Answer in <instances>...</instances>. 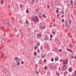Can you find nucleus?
Instances as JSON below:
<instances>
[{
    "label": "nucleus",
    "mask_w": 76,
    "mask_h": 76,
    "mask_svg": "<svg viewBox=\"0 0 76 76\" xmlns=\"http://www.w3.org/2000/svg\"><path fill=\"white\" fill-rule=\"evenodd\" d=\"M37 46H35L34 48V49H35V50H36V49H37Z\"/></svg>",
    "instance_id": "bb28decb"
},
{
    "label": "nucleus",
    "mask_w": 76,
    "mask_h": 76,
    "mask_svg": "<svg viewBox=\"0 0 76 76\" xmlns=\"http://www.w3.org/2000/svg\"><path fill=\"white\" fill-rule=\"evenodd\" d=\"M56 75H58V76H60V74H59V73H56Z\"/></svg>",
    "instance_id": "4468645a"
},
{
    "label": "nucleus",
    "mask_w": 76,
    "mask_h": 76,
    "mask_svg": "<svg viewBox=\"0 0 76 76\" xmlns=\"http://www.w3.org/2000/svg\"><path fill=\"white\" fill-rule=\"evenodd\" d=\"M57 9H58V10H59V8H58Z\"/></svg>",
    "instance_id": "0e129e2a"
},
{
    "label": "nucleus",
    "mask_w": 76,
    "mask_h": 76,
    "mask_svg": "<svg viewBox=\"0 0 76 76\" xmlns=\"http://www.w3.org/2000/svg\"><path fill=\"white\" fill-rule=\"evenodd\" d=\"M50 38H53V35L52 34H50Z\"/></svg>",
    "instance_id": "b1692460"
},
{
    "label": "nucleus",
    "mask_w": 76,
    "mask_h": 76,
    "mask_svg": "<svg viewBox=\"0 0 76 76\" xmlns=\"http://www.w3.org/2000/svg\"><path fill=\"white\" fill-rule=\"evenodd\" d=\"M67 72H65L64 73V76H66V74H67Z\"/></svg>",
    "instance_id": "2eb2a0df"
},
{
    "label": "nucleus",
    "mask_w": 76,
    "mask_h": 76,
    "mask_svg": "<svg viewBox=\"0 0 76 76\" xmlns=\"http://www.w3.org/2000/svg\"><path fill=\"white\" fill-rule=\"evenodd\" d=\"M52 34H53V35H55V34H56V33L54 32V31L53 32Z\"/></svg>",
    "instance_id": "393cba45"
},
{
    "label": "nucleus",
    "mask_w": 76,
    "mask_h": 76,
    "mask_svg": "<svg viewBox=\"0 0 76 76\" xmlns=\"http://www.w3.org/2000/svg\"><path fill=\"white\" fill-rule=\"evenodd\" d=\"M0 42H2V41H1Z\"/></svg>",
    "instance_id": "052dcab7"
},
{
    "label": "nucleus",
    "mask_w": 76,
    "mask_h": 76,
    "mask_svg": "<svg viewBox=\"0 0 76 76\" xmlns=\"http://www.w3.org/2000/svg\"><path fill=\"white\" fill-rule=\"evenodd\" d=\"M40 45V43H37V45H38V46H39Z\"/></svg>",
    "instance_id": "aec40b11"
},
{
    "label": "nucleus",
    "mask_w": 76,
    "mask_h": 76,
    "mask_svg": "<svg viewBox=\"0 0 76 76\" xmlns=\"http://www.w3.org/2000/svg\"><path fill=\"white\" fill-rule=\"evenodd\" d=\"M21 64H23V63H24V62H23V61H21Z\"/></svg>",
    "instance_id": "473e14b6"
},
{
    "label": "nucleus",
    "mask_w": 76,
    "mask_h": 76,
    "mask_svg": "<svg viewBox=\"0 0 76 76\" xmlns=\"http://www.w3.org/2000/svg\"><path fill=\"white\" fill-rule=\"evenodd\" d=\"M38 58H39V56H38Z\"/></svg>",
    "instance_id": "13d9d810"
},
{
    "label": "nucleus",
    "mask_w": 76,
    "mask_h": 76,
    "mask_svg": "<svg viewBox=\"0 0 76 76\" xmlns=\"http://www.w3.org/2000/svg\"><path fill=\"white\" fill-rule=\"evenodd\" d=\"M42 58H44V56H42Z\"/></svg>",
    "instance_id": "de8ad7c7"
},
{
    "label": "nucleus",
    "mask_w": 76,
    "mask_h": 76,
    "mask_svg": "<svg viewBox=\"0 0 76 76\" xmlns=\"http://www.w3.org/2000/svg\"><path fill=\"white\" fill-rule=\"evenodd\" d=\"M47 18V16H45L44 17L45 18Z\"/></svg>",
    "instance_id": "603ef678"
},
{
    "label": "nucleus",
    "mask_w": 76,
    "mask_h": 76,
    "mask_svg": "<svg viewBox=\"0 0 76 76\" xmlns=\"http://www.w3.org/2000/svg\"><path fill=\"white\" fill-rule=\"evenodd\" d=\"M12 67H15V65L14 64H12Z\"/></svg>",
    "instance_id": "c756f323"
},
{
    "label": "nucleus",
    "mask_w": 76,
    "mask_h": 76,
    "mask_svg": "<svg viewBox=\"0 0 76 76\" xmlns=\"http://www.w3.org/2000/svg\"><path fill=\"white\" fill-rule=\"evenodd\" d=\"M60 69H61V68H59V69H58L59 70H60Z\"/></svg>",
    "instance_id": "a19ab883"
},
{
    "label": "nucleus",
    "mask_w": 76,
    "mask_h": 76,
    "mask_svg": "<svg viewBox=\"0 0 76 76\" xmlns=\"http://www.w3.org/2000/svg\"><path fill=\"white\" fill-rule=\"evenodd\" d=\"M43 48V47L42 46H41L40 47V50H42Z\"/></svg>",
    "instance_id": "412c9836"
},
{
    "label": "nucleus",
    "mask_w": 76,
    "mask_h": 76,
    "mask_svg": "<svg viewBox=\"0 0 76 76\" xmlns=\"http://www.w3.org/2000/svg\"><path fill=\"white\" fill-rule=\"evenodd\" d=\"M69 72H72L73 71V68L72 67H70L69 68Z\"/></svg>",
    "instance_id": "20e7f679"
},
{
    "label": "nucleus",
    "mask_w": 76,
    "mask_h": 76,
    "mask_svg": "<svg viewBox=\"0 0 76 76\" xmlns=\"http://www.w3.org/2000/svg\"><path fill=\"white\" fill-rule=\"evenodd\" d=\"M32 21L36 22H39V19H33Z\"/></svg>",
    "instance_id": "0eeeda50"
},
{
    "label": "nucleus",
    "mask_w": 76,
    "mask_h": 76,
    "mask_svg": "<svg viewBox=\"0 0 76 76\" xmlns=\"http://www.w3.org/2000/svg\"><path fill=\"white\" fill-rule=\"evenodd\" d=\"M17 65H18V66H19V65H20V63L18 62V64H17Z\"/></svg>",
    "instance_id": "6ab92c4d"
},
{
    "label": "nucleus",
    "mask_w": 76,
    "mask_h": 76,
    "mask_svg": "<svg viewBox=\"0 0 76 76\" xmlns=\"http://www.w3.org/2000/svg\"><path fill=\"white\" fill-rule=\"evenodd\" d=\"M32 1H33V3H34V1H33V0H32Z\"/></svg>",
    "instance_id": "4d7b16f0"
},
{
    "label": "nucleus",
    "mask_w": 76,
    "mask_h": 76,
    "mask_svg": "<svg viewBox=\"0 0 76 76\" xmlns=\"http://www.w3.org/2000/svg\"><path fill=\"white\" fill-rule=\"evenodd\" d=\"M33 18H32V19H38V18L37 16H34L33 17Z\"/></svg>",
    "instance_id": "6e6552de"
},
{
    "label": "nucleus",
    "mask_w": 76,
    "mask_h": 76,
    "mask_svg": "<svg viewBox=\"0 0 76 76\" xmlns=\"http://www.w3.org/2000/svg\"><path fill=\"white\" fill-rule=\"evenodd\" d=\"M41 63H42V60L40 59L39 61V64H40Z\"/></svg>",
    "instance_id": "1a4fd4ad"
},
{
    "label": "nucleus",
    "mask_w": 76,
    "mask_h": 76,
    "mask_svg": "<svg viewBox=\"0 0 76 76\" xmlns=\"http://www.w3.org/2000/svg\"><path fill=\"white\" fill-rule=\"evenodd\" d=\"M53 22L54 23H55V20H53Z\"/></svg>",
    "instance_id": "ea45409f"
},
{
    "label": "nucleus",
    "mask_w": 76,
    "mask_h": 76,
    "mask_svg": "<svg viewBox=\"0 0 76 76\" xmlns=\"http://www.w3.org/2000/svg\"><path fill=\"white\" fill-rule=\"evenodd\" d=\"M37 52L38 53H40V50H39V49H38L37 50Z\"/></svg>",
    "instance_id": "f3484780"
},
{
    "label": "nucleus",
    "mask_w": 76,
    "mask_h": 76,
    "mask_svg": "<svg viewBox=\"0 0 76 76\" xmlns=\"http://www.w3.org/2000/svg\"><path fill=\"white\" fill-rule=\"evenodd\" d=\"M63 16H64V15H62V16H61V17L62 18H63Z\"/></svg>",
    "instance_id": "8fccbe9b"
},
{
    "label": "nucleus",
    "mask_w": 76,
    "mask_h": 76,
    "mask_svg": "<svg viewBox=\"0 0 76 76\" xmlns=\"http://www.w3.org/2000/svg\"><path fill=\"white\" fill-rule=\"evenodd\" d=\"M62 22H64V19H62Z\"/></svg>",
    "instance_id": "7c9ffc66"
},
{
    "label": "nucleus",
    "mask_w": 76,
    "mask_h": 76,
    "mask_svg": "<svg viewBox=\"0 0 76 76\" xmlns=\"http://www.w3.org/2000/svg\"><path fill=\"white\" fill-rule=\"evenodd\" d=\"M44 63H45V62H46V59H44Z\"/></svg>",
    "instance_id": "c9c22d12"
},
{
    "label": "nucleus",
    "mask_w": 76,
    "mask_h": 76,
    "mask_svg": "<svg viewBox=\"0 0 76 76\" xmlns=\"http://www.w3.org/2000/svg\"><path fill=\"white\" fill-rule=\"evenodd\" d=\"M60 62H62V60H60Z\"/></svg>",
    "instance_id": "c03bdc74"
},
{
    "label": "nucleus",
    "mask_w": 76,
    "mask_h": 76,
    "mask_svg": "<svg viewBox=\"0 0 76 76\" xmlns=\"http://www.w3.org/2000/svg\"><path fill=\"white\" fill-rule=\"evenodd\" d=\"M19 31L20 32V30Z\"/></svg>",
    "instance_id": "680f3d73"
},
{
    "label": "nucleus",
    "mask_w": 76,
    "mask_h": 76,
    "mask_svg": "<svg viewBox=\"0 0 76 76\" xmlns=\"http://www.w3.org/2000/svg\"><path fill=\"white\" fill-rule=\"evenodd\" d=\"M55 26H56V25L55 23H54L53 25V27H55Z\"/></svg>",
    "instance_id": "c85d7f7f"
},
{
    "label": "nucleus",
    "mask_w": 76,
    "mask_h": 76,
    "mask_svg": "<svg viewBox=\"0 0 76 76\" xmlns=\"http://www.w3.org/2000/svg\"><path fill=\"white\" fill-rule=\"evenodd\" d=\"M72 76H76L75 75H74V74L73 75H72Z\"/></svg>",
    "instance_id": "3c124183"
},
{
    "label": "nucleus",
    "mask_w": 76,
    "mask_h": 76,
    "mask_svg": "<svg viewBox=\"0 0 76 76\" xmlns=\"http://www.w3.org/2000/svg\"><path fill=\"white\" fill-rule=\"evenodd\" d=\"M19 22H21V21H20V20H19Z\"/></svg>",
    "instance_id": "5fc2aeb1"
},
{
    "label": "nucleus",
    "mask_w": 76,
    "mask_h": 76,
    "mask_svg": "<svg viewBox=\"0 0 76 76\" xmlns=\"http://www.w3.org/2000/svg\"><path fill=\"white\" fill-rule=\"evenodd\" d=\"M15 60H18V58H15Z\"/></svg>",
    "instance_id": "f704fd0d"
},
{
    "label": "nucleus",
    "mask_w": 76,
    "mask_h": 76,
    "mask_svg": "<svg viewBox=\"0 0 76 76\" xmlns=\"http://www.w3.org/2000/svg\"><path fill=\"white\" fill-rule=\"evenodd\" d=\"M65 67V66H64V65L63 66V67Z\"/></svg>",
    "instance_id": "864d4df0"
},
{
    "label": "nucleus",
    "mask_w": 76,
    "mask_h": 76,
    "mask_svg": "<svg viewBox=\"0 0 76 76\" xmlns=\"http://www.w3.org/2000/svg\"><path fill=\"white\" fill-rule=\"evenodd\" d=\"M56 12H59V11H58V10H57L56 11Z\"/></svg>",
    "instance_id": "a18cd8bd"
},
{
    "label": "nucleus",
    "mask_w": 76,
    "mask_h": 76,
    "mask_svg": "<svg viewBox=\"0 0 76 76\" xmlns=\"http://www.w3.org/2000/svg\"><path fill=\"white\" fill-rule=\"evenodd\" d=\"M37 23L36 22V24H37Z\"/></svg>",
    "instance_id": "338daca9"
},
{
    "label": "nucleus",
    "mask_w": 76,
    "mask_h": 76,
    "mask_svg": "<svg viewBox=\"0 0 76 76\" xmlns=\"http://www.w3.org/2000/svg\"><path fill=\"white\" fill-rule=\"evenodd\" d=\"M71 76H73V75H71Z\"/></svg>",
    "instance_id": "774afa93"
},
{
    "label": "nucleus",
    "mask_w": 76,
    "mask_h": 76,
    "mask_svg": "<svg viewBox=\"0 0 76 76\" xmlns=\"http://www.w3.org/2000/svg\"><path fill=\"white\" fill-rule=\"evenodd\" d=\"M65 25L67 27V28H69L70 27H69V24H68V23H67V22L66 21V22L65 23Z\"/></svg>",
    "instance_id": "39448f33"
},
{
    "label": "nucleus",
    "mask_w": 76,
    "mask_h": 76,
    "mask_svg": "<svg viewBox=\"0 0 76 76\" xmlns=\"http://www.w3.org/2000/svg\"><path fill=\"white\" fill-rule=\"evenodd\" d=\"M28 58L29 59V56L28 57Z\"/></svg>",
    "instance_id": "e2e57ef3"
},
{
    "label": "nucleus",
    "mask_w": 76,
    "mask_h": 76,
    "mask_svg": "<svg viewBox=\"0 0 76 76\" xmlns=\"http://www.w3.org/2000/svg\"><path fill=\"white\" fill-rule=\"evenodd\" d=\"M71 22H72V20H69V24H70Z\"/></svg>",
    "instance_id": "a878e982"
},
{
    "label": "nucleus",
    "mask_w": 76,
    "mask_h": 76,
    "mask_svg": "<svg viewBox=\"0 0 76 76\" xmlns=\"http://www.w3.org/2000/svg\"><path fill=\"white\" fill-rule=\"evenodd\" d=\"M64 3H66V1H64Z\"/></svg>",
    "instance_id": "6e6d98bb"
},
{
    "label": "nucleus",
    "mask_w": 76,
    "mask_h": 76,
    "mask_svg": "<svg viewBox=\"0 0 76 76\" xmlns=\"http://www.w3.org/2000/svg\"><path fill=\"white\" fill-rule=\"evenodd\" d=\"M48 8H49L50 7V6H48Z\"/></svg>",
    "instance_id": "37998d69"
},
{
    "label": "nucleus",
    "mask_w": 76,
    "mask_h": 76,
    "mask_svg": "<svg viewBox=\"0 0 76 76\" xmlns=\"http://www.w3.org/2000/svg\"><path fill=\"white\" fill-rule=\"evenodd\" d=\"M39 9H37L36 10L38 11V10H39Z\"/></svg>",
    "instance_id": "09e8293b"
},
{
    "label": "nucleus",
    "mask_w": 76,
    "mask_h": 76,
    "mask_svg": "<svg viewBox=\"0 0 76 76\" xmlns=\"http://www.w3.org/2000/svg\"><path fill=\"white\" fill-rule=\"evenodd\" d=\"M67 61H68V60L67 59V58H66V60H64L63 61V62L64 63V64H67Z\"/></svg>",
    "instance_id": "f03ea898"
},
{
    "label": "nucleus",
    "mask_w": 76,
    "mask_h": 76,
    "mask_svg": "<svg viewBox=\"0 0 76 76\" xmlns=\"http://www.w3.org/2000/svg\"><path fill=\"white\" fill-rule=\"evenodd\" d=\"M59 51H60V52H62V50L61 49H59Z\"/></svg>",
    "instance_id": "2f4dec72"
},
{
    "label": "nucleus",
    "mask_w": 76,
    "mask_h": 76,
    "mask_svg": "<svg viewBox=\"0 0 76 76\" xmlns=\"http://www.w3.org/2000/svg\"><path fill=\"white\" fill-rule=\"evenodd\" d=\"M4 55H3L2 56V57H4Z\"/></svg>",
    "instance_id": "79ce46f5"
},
{
    "label": "nucleus",
    "mask_w": 76,
    "mask_h": 76,
    "mask_svg": "<svg viewBox=\"0 0 76 76\" xmlns=\"http://www.w3.org/2000/svg\"><path fill=\"white\" fill-rule=\"evenodd\" d=\"M62 13V12H60V13Z\"/></svg>",
    "instance_id": "bf43d9fd"
},
{
    "label": "nucleus",
    "mask_w": 76,
    "mask_h": 76,
    "mask_svg": "<svg viewBox=\"0 0 76 76\" xmlns=\"http://www.w3.org/2000/svg\"><path fill=\"white\" fill-rule=\"evenodd\" d=\"M3 3H4V1L3 0H2L1 2V4L2 5H3Z\"/></svg>",
    "instance_id": "f8f14e48"
},
{
    "label": "nucleus",
    "mask_w": 76,
    "mask_h": 76,
    "mask_svg": "<svg viewBox=\"0 0 76 76\" xmlns=\"http://www.w3.org/2000/svg\"><path fill=\"white\" fill-rule=\"evenodd\" d=\"M40 29H44L45 28V27L44 26H41V27H39Z\"/></svg>",
    "instance_id": "423d86ee"
},
{
    "label": "nucleus",
    "mask_w": 76,
    "mask_h": 76,
    "mask_svg": "<svg viewBox=\"0 0 76 76\" xmlns=\"http://www.w3.org/2000/svg\"><path fill=\"white\" fill-rule=\"evenodd\" d=\"M37 38H41V37H42V34H41V33H39L37 35Z\"/></svg>",
    "instance_id": "f257e3e1"
},
{
    "label": "nucleus",
    "mask_w": 76,
    "mask_h": 76,
    "mask_svg": "<svg viewBox=\"0 0 76 76\" xmlns=\"http://www.w3.org/2000/svg\"><path fill=\"white\" fill-rule=\"evenodd\" d=\"M48 69V67H47V66H45V69Z\"/></svg>",
    "instance_id": "4be33fe9"
},
{
    "label": "nucleus",
    "mask_w": 76,
    "mask_h": 76,
    "mask_svg": "<svg viewBox=\"0 0 76 76\" xmlns=\"http://www.w3.org/2000/svg\"><path fill=\"white\" fill-rule=\"evenodd\" d=\"M69 47H70V48H72L73 47V46H72V45L70 44L69 45Z\"/></svg>",
    "instance_id": "dca6fc26"
},
{
    "label": "nucleus",
    "mask_w": 76,
    "mask_h": 76,
    "mask_svg": "<svg viewBox=\"0 0 76 76\" xmlns=\"http://www.w3.org/2000/svg\"><path fill=\"white\" fill-rule=\"evenodd\" d=\"M34 53L35 54V56H37V52H35Z\"/></svg>",
    "instance_id": "72a5a7b5"
},
{
    "label": "nucleus",
    "mask_w": 76,
    "mask_h": 76,
    "mask_svg": "<svg viewBox=\"0 0 76 76\" xmlns=\"http://www.w3.org/2000/svg\"><path fill=\"white\" fill-rule=\"evenodd\" d=\"M26 12L27 13H29V12H28V10H26Z\"/></svg>",
    "instance_id": "cd10ccee"
},
{
    "label": "nucleus",
    "mask_w": 76,
    "mask_h": 76,
    "mask_svg": "<svg viewBox=\"0 0 76 76\" xmlns=\"http://www.w3.org/2000/svg\"><path fill=\"white\" fill-rule=\"evenodd\" d=\"M49 40H51L52 41V39H49Z\"/></svg>",
    "instance_id": "49530a36"
},
{
    "label": "nucleus",
    "mask_w": 76,
    "mask_h": 76,
    "mask_svg": "<svg viewBox=\"0 0 76 76\" xmlns=\"http://www.w3.org/2000/svg\"><path fill=\"white\" fill-rule=\"evenodd\" d=\"M62 13L63 14H64V13H63V12H62Z\"/></svg>",
    "instance_id": "69168bd1"
},
{
    "label": "nucleus",
    "mask_w": 76,
    "mask_h": 76,
    "mask_svg": "<svg viewBox=\"0 0 76 76\" xmlns=\"http://www.w3.org/2000/svg\"><path fill=\"white\" fill-rule=\"evenodd\" d=\"M28 23H29V21H28V20H26V24H28Z\"/></svg>",
    "instance_id": "ddd939ff"
},
{
    "label": "nucleus",
    "mask_w": 76,
    "mask_h": 76,
    "mask_svg": "<svg viewBox=\"0 0 76 76\" xmlns=\"http://www.w3.org/2000/svg\"><path fill=\"white\" fill-rule=\"evenodd\" d=\"M45 15V14H43L42 16V17H44Z\"/></svg>",
    "instance_id": "58836bf2"
},
{
    "label": "nucleus",
    "mask_w": 76,
    "mask_h": 76,
    "mask_svg": "<svg viewBox=\"0 0 76 76\" xmlns=\"http://www.w3.org/2000/svg\"><path fill=\"white\" fill-rule=\"evenodd\" d=\"M36 74H38L39 73H38V71H37V70L36 71Z\"/></svg>",
    "instance_id": "5701e85b"
},
{
    "label": "nucleus",
    "mask_w": 76,
    "mask_h": 76,
    "mask_svg": "<svg viewBox=\"0 0 76 76\" xmlns=\"http://www.w3.org/2000/svg\"><path fill=\"white\" fill-rule=\"evenodd\" d=\"M45 40L46 41H49V40L48 39V36H46L45 38Z\"/></svg>",
    "instance_id": "7ed1b4c3"
},
{
    "label": "nucleus",
    "mask_w": 76,
    "mask_h": 76,
    "mask_svg": "<svg viewBox=\"0 0 76 76\" xmlns=\"http://www.w3.org/2000/svg\"><path fill=\"white\" fill-rule=\"evenodd\" d=\"M67 51H68L70 52V53H72V52L71 51V50L69 49H67Z\"/></svg>",
    "instance_id": "9b49d317"
},
{
    "label": "nucleus",
    "mask_w": 76,
    "mask_h": 76,
    "mask_svg": "<svg viewBox=\"0 0 76 76\" xmlns=\"http://www.w3.org/2000/svg\"><path fill=\"white\" fill-rule=\"evenodd\" d=\"M71 4L72 5V4H73V1H71Z\"/></svg>",
    "instance_id": "a211bd4d"
},
{
    "label": "nucleus",
    "mask_w": 76,
    "mask_h": 76,
    "mask_svg": "<svg viewBox=\"0 0 76 76\" xmlns=\"http://www.w3.org/2000/svg\"><path fill=\"white\" fill-rule=\"evenodd\" d=\"M51 61H54V59H52L51 60Z\"/></svg>",
    "instance_id": "e433bc0d"
},
{
    "label": "nucleus",
    "mask_w": 76,
    "mask_h": 76,
    "mask_svg": "<svg viewBox=\"0 0 76 76\" xmlns=\"http://www.w3.org/2000/svg\"><path fill=\"white\" fill-rule=\"evenodd\" d=\"M0 28L2 29V30H3V28H2V27H0Z\"/></svg>",
    "instance_id": "4c0bfd02"
},
{
    "label": "nucleus",
    "mask_w": 76,
    "mask_h": 76,
    "mask_svg": "<svg viewBox=\"0 0 76 76\" xmlns=\"http://www.w3.org/2000/svg\"><path fill=\"white\" fill-rule=\"evenodd\" d=\"M59 59V58H55V61H58V60Z\"/></svg>",
    "instance_id": "9d476101"
}]
</instances>
